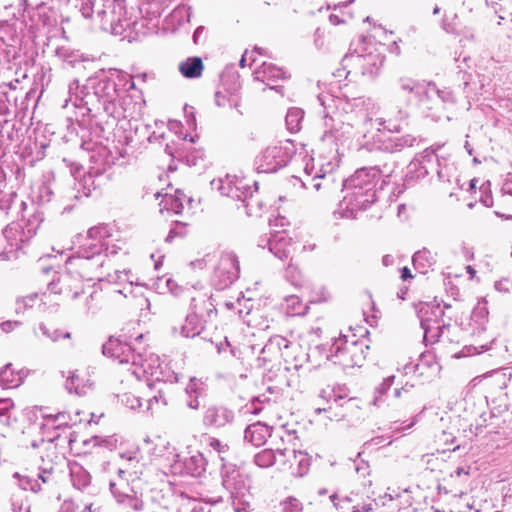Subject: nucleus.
I'll use <instances>...</instances> for the list:
<instances>
[{
    "label": "nucleus",
    "instance_id": "nucleus-3",
    "mask_svg": "<svg viewBox=\"0 0 512 512\" xmlns=\"http://www.w3.org/2000/svg\"><path fill=\"white\" fill-rule=\"evenodd\" d=\"M103 245L86 243L76 256L69 257L66 261L67 272L53 278L48 284V290L54 294H65L71 299H77L84 293L81 279L101 280L100 270L105 265Z\"/></svg>",
    "mask_w": 512,
    "mask_h": 512
},
{
    "label": "nucleus",
    "instance_id": "nucleus-48",
    "mask_svg": "<svg viewBox=\"0 0 512 512\" xmlns=\"http://www.w3.org/2000/svg\"><path fill=\"white\" fill-rule=\"evenodd\" d=\"M320 396L328 400L329 406L324 408H316L315 413L317 414H320L322 412L331 413L333 409V404L336 406H342V404H340V401L344 399V396L341 394H337L334 389L330 391L323 390Z\"/></svg>",
    "mask_w": 512,
    "mask_h": 512
},
{
    "label": "nucleus",
    "instance_id": "nucleus-31",
    "mask_svg": "<svg viewBox=\"0 0 512 512\" xmlns=\"http://www.w3.org/2000/svg\"><path fill=\"white\" fill-rule=\"evenodd\" d=\"M142 17L151 23L152 27H157L159 18L163 13L162 3L160 0H152L150 2H142L139 6Z\"/></svg>",
    "mask_w": 512,
    "mask_h": 512
},
{
    "label": "nucleus",
    "instance_id": "nucleus-28",
    "mask_svg": "<svg viewBox=\"0 0 512 512\" xmlns=\"http://www.w3.org/2000/svg\"><path fill=\"white\" fill-rule=\"evenodd\" d=\"M27 374L26 370H15L11 363H7L0 370V386L3 389L17 388L23 383Z\"/></svg>",
    "mask_w": 512,
    "mask_h": 512
},
{
    "label": "nucleus",
    "instance_id": "nucleus-46",
    "mask_svg": "<svg viewBox=\"0 0 512 512\" xmlns=\"http://www.w3.org/2000/svg\"><path fill=\"white\" fill-rule=\"evenodd\" d=\"M135 480H128L127 478H119L117 476L116 479H111L109 482V489L114 499H116V492L123 493H131L135 491L133 483Z\"/></svg>",
    "mask_w": 512,
    "mask_h": 512
},
{
    "label": "nucleus",
    "instance_id": "nucleus-32",
    "mask_svg": "<svg viewBox=\"0 0 512 512\" xmlns=\"http://www.w3.org/2000/svg\"><path fill=\"white\" fill-rule=\"evenodd\" d=\"M115 501L118 505H121L123 508L131 509L135 512H141L146 510V505L144 501L136 491H133L129 494L117 491Z\"/></svg>",
    "mask_w": 512,
    "mask_h": 512
},
{
    "label": "nucleus",
    "instance_id": "nucleus-49",
    "mask_svg": "<svg viewBox=\"0 0 512 512\" xmlns=\"http://www.w3.org/2000/svg\"><path fill=\"white\" fill-rule=\"evenodd\" d=\"M254 463L261 468H269L275 464V454L273 448H266L254 456Z\"/></svg>",
    "mask_w": 512,
    "mask_h": 512
},
{
    "label": "nucleus",
    "instance_id": "nucleus-35",
    "mask_svg": "<svg viewBox=\"0 0 512 512\" xmlns=\"http://www.w3.org/2000/svg\"><path fill=\"white\" fill-rule=\"evenodd\" d=\"M191 306L194 312L200 314L203 321L208 322L216 317L217 309L210 298H193Z\"/></svg>",
    "mask_w": 512,
    "mask_h": 512
},
{
    "label": "nucleus",
    "instance_id": "nucleus-38",
    "mask_svg": "<svg viewBox=\"0 0 512 512\" xmlns=\"http://www.w3.org/2000/svg\"><path fill=\"white\" fill-rule=\"evenodd\" d=\"M412 261L414 267L421 273L425 274L429 268L435 265L436 257L430 250L423 248L422 250L414 253Z\"/></svg>",
    "mask_w": 512,
    "mask_h": 512
},
{
    "label": "nucleus",
    "instance_id": "nucleus-34",
    "mask_svg": "<svg viewBox=\"0 0 512 512\" xmlns=\"http://www.w3.org/2000/svg\"><path fill=\"white\" fill-rule=\"evenodd\" d=\"M203 69V61L198 56L189 57L179 64L180 73L188 79L199 78Z\"/></svg>",
    "mask_w": 512,
    "mask_h": 512
},
{
    "label": "nucleus",
    "instance_id": "nucleus-44",
    "mask_svg": "<svg viewBox=\"0 0 512 512\" xmlns=\"http://www.w3.org/2000/svg\"><path fill=\"white\" fill-rule=\"evenodd\" d=\"M395 376L390 375L382 380V382L375 387L374 389V397L372 400V404L375 406H380L384 399L383 397L387 395L388 391L391 389L394 384Z\"/></svg>",
    "mask_w": 512,
    "mask_h": 512
},
{
    "label": "nucleus",
    "instance_id": "nucleus-51",
    "mask_svg": "<svg viewBox=\"0 0 512 512\" xmlns=\"http://www.w3.org/2000/svg\"><path fill=\"white\" fill-rule=\"evenodd\" d=\"M191 16V8L187 5H178L170 13L171 21H177L179 25L189 22Z\"/></svg>",
    "mask_w": 512,
    "mask_h": 512
},
{
    "label": "nucleus",
    "instance_id": "nucleus-50",
    "mask_svg": "<svg viewBox=\"0 0 512 512\" xmlns=\"http://www.w3.org/2000/svg\"><path fill=\"white\" fill-rule=\"evenodd\" d=\"M296 468L293 469L292 474L303 476L308 472L310 466V456L303 451L295 450Z\"/></svg>",
    "mask_w": 512,
    "mask_h": 512
},
{
    "label": "nucleus",
    "instance_id": "nucleus-12",
    "mask_svg": "<svg viewBox=\"0 0 512 512\" xmlns=\"http://www.w3.org/2000/svg\"><path fill=\"white\" fill-rule=\"evenodd\" d=\"M102 352L105 356L118 361L119 364L131 363L134 366H139L144 357L143 352L135 345L114 337H110L103 344Z\"/></svg>",
    "mask_w": 512,
    "mask_h": 512
},
{
    "label": "nucleus",
    "instance_id": "nucleus-29",
    "mask_svg": "<svg viewBox=\"0 0 512 512\" xmlns=\"http://www.w3.org/2000/svg\"><path fill=\"white\" fill-rule=\"evenodd\" d=\"M56 54L59 59L72 68L79 67V69H86V64L93 62L88 56H84V54L80 53L78 50H72L70 48H58Z\"/></svg>",
    "mask_w": 512,
    "mask_h": 512
},
{
    "label": "nucleus",
    "instance_id": "nucleus-37",
    "mask_svg": "<svg viewBox=\"0 0 512 512\" xmlns=\"http://www.w3.org/2000/svg\"><path fill=\"white\" fill-rule=\"evenodd\" d=\"M110 236H111L110 229L105 224L91 227L87 231L88 243L103 245V251L109 250V243H108L107 239L110 238Z\"/></svg>",
    "mask_w": 512,
    "mask_h": 512
},
{
    "label": "nucleus",
    "instance_id": "nucleus-62",
    "mask_svg": "<svg viewBox=\"0 0 512 512\" xmlns=\"http://www.w3.org/2000/svg\"><path fill=\"white\" fill-rule=\"evenodd\" d=\"M38 298V294H30L25 297H22L16 302V313H20L25 311L27 308H31L34 305L35 300Z\"/></svg>",
    "mask_w": 512,
    "mask_h": 512
},
{
    "label": "nucleus",
    "instance_id": "nucleus-14",
    "mask_svg": "<svg viewBox=\"0 0 512 512\" xmlns=\"http://www.w3.org/2000/svg\"><path fill=\"white\" fill-rule=\"evenodd\" d=\"M21 42V35L11 28L0 36V74L4 69L12 70L19 66Z\"/></svg>",
    "mask_w": 512,
    "mask_h": 512
},
{
    "label": "nucleus",
    "instance_id": "nucleus-45",
    "mask_svg": "<svg viewBox=\"0 0 512 512\" xmlns=\"http://www.w3.org/2000/svg\"><path fill=\"white\" fill-rule=\"evenodd\" d=\"M275 454V464L279 470H287L289 463H291V459L295 457V449L289 448H276L274 449Z\"/></svg>",
    "mask_w": 512,
    "mask_h": 512
},
{
    "label": "nucleus",
    "instance_id": "nucleus-42",
    "mask_svg": "<svg viewBox=\"0 0 512 512\" xmlns=\"http://www.w3.org/2000/svg\"><path fill=\"white\" fill-rule=\"evenodd\" d=\"M304 118V111L300 108L293 107L290 108L287 111L286 117H285V123L287 126V129L291 133L298 132L301 128V122Z\"/></svg>",
    "mask_w": 512,
    "mask_h": 512
},
{
    "label": "nucleus",
    "instance_id": "nucleus-5",
    "mask_svg": "<svg viewBox=\"0 0 512 512\" xmlns=\"http://www.w3.org/2000/svg\"><path fill=\"white\" fill-rule=\"evenodd\" d=\"M369 347L359 340H348L347 336L340 335L326 344L317 345L314 349L320 356L343 369L361 367Z\"/></svg>",
    "mask_w": 512,
    "mask_h": 512
},
{
    "label": "nucleus",
    "instance_id": "nucleus-36",
    "mask_svg": "<svg viewBox=\"0 0 512 512\" xmlns=\"http://www.w3.org/2000/svg\"><path fill=\"white\" fill-rule=\"evenodd\" d=\"M17 99V90L11 83L0 90V115L10 114L12 108L17 106Z\"/></svg>",
    "mask_w": 512,
    "mask_h": 512
},
{
    "label": "nucleus",
    "instance_id": "nucleus-2",
    "mask_svg": "<svg viewBox=\"0 0 512 512\" xmlns=\"http://www.w3.org/2000/svg\"><path fill=\"white\" fill-rule=\"evenodd\" d=\"M318 101L323 107V133L320 140L330 151L338 152L339 143L343 144L357 135L362 134L365 137L366 133L360 130V127L373 125V119L361 108L365 103L363 98H356L352 103H346V107L343 108L345 113L334 111L330 104H326L327 101H335L331 96L321 94L318 96Z\"/></svg>",
    "mask_w": 512,
    "mask_h": 512
},
{
    "label": "nucleus",
    "instance_id": "nucleus-1",
    "mask_svg": "<svg viewBox=\"0 0 512 512\" xmlns=\"http://www.w3.org/2000/svg\"><path fill=\"white\" fill-rule=\"evenodd\" d=\"M134 87V82L117 69L108 71L101 69L89 76L83 85L74 80L69 85V98L65 100L64 107L72 102L78 110L76 120L82 131H87L90 139L81 135V148L85 151H95L103 141H109L111 137L117 139L119 155L125 157L128 152L126 146L132 142L131 132L127 133L121 126L115 129L121 118L131 116L129 106L131 97L127 94L126 84Z\"/></svg>",
    "mask_w": 512,
    "mask_h": 512
},
{
    "label": "nucleus",
    "instance_id": "nucleus-17",
    "mask_svg": "<svg viewBox=\"0 0 512 512\" xmlns=\"http://www.w3.org/2000/svg\"><path fill=\"white\" fill-rule=\"evenodd\" d=\"M206 467L207 461L204 455L196 452L186 457L176 455V459L171 464V472L175 475L198 478L204 475Z\"/></svg>",
    "mask_w": 512,
    "mask_h": 512
},
{
    "label": "nucleus",
    "instance_id": "nucleus-4",
    "mask_svg": "<svg viewBox=\"0 0 512 512\" xmlns=\"http://www.w3.org/2000/svg\"><path fill=\"white\" fill-rule=\"evenodd\" d=\"M393 169L385 164L362 167L349 178L342 180L343 199L339 203L335 215L342 218H356L359 211H364L376 201L375 187L381 176L389 177Z\"/></svg>",
    "mask_w": 512,
    "mask_h": 512
},
{
    "label": "nucleus",
    "instance_id": "nucleus-59",
    "mask_svg": "<svg viewBox=\"0 0 512 512\" xmlns=\"http://www.w3.org/2000/svg\"><path fill=\"white\" fill-rule=\"evenodd\" d=\"M232 507L235 512H251V495L244 497H233Z\"/></svg>",
    "mask_w": 512,
    "mask_h": 512
},
{
    "label": "nucleus",
    "instance_id": "nucleus-7",
    "mask_svg": "<svg viewBox=\"0 0 512 512\" xmlns=\"http://www.w3.org/2000/svg\"><path fill=\"white\" fill-rule=\"evenodd\" d=\"M395 93L405 100L407 105H421L430 109L426 97L438 96V88L434 83H426L409 77H400L395 83Z\"/></svg>",
    "mask_w": 512,
    "mask_h": 512
},
{
    "label": "nucleus",
    "instance_id": "nucleus-63",
    "mask_svg": "<svg viewBox=\"0 0 512 512\" xmlns=\"http://www.w3.org/2000/svg\"><path fill=\"white\" fill-rule=\"evenodd\" d=\"M434 170L437 173L438 179L442 182H451L452 172L454 170L453 166L448 164H442L440 162V166H435Z\"/></svg>",
    "mask_w": 512,
    "mask_h": 512
},
{
    "label": "nucleus",
    "instance_id": "nucleus-27",
    "mask_svg": "<svg viewBox=\"0 0 512 512\" xmlns=\"http://www.w3.org/2000/svg\"><path fill=\"white\" fill-rule=\"evenodd\" d=\"M304 174H305V178L301 179V183H302L303 187L308 188L309 186H311L316 191H318L322 187V185H323L322 182L318 181L319 179H323L324 180V185L325 186L330 181L333 180L332 175H328L327 176L323 172L322 168H319V169L315 168L313 159H310L309 161H307L305 163Z\"/></svg>",
    "mask_w": 512,
    "mask_h": 512
},
{
    "label": "nucleus",
    "instance_id": "nucleus-47",
    "mask_svg": "<svg viewBox=\"0 0 512 512\" xmlns=\"http://www.w3.org/2000/svg\"><path fill=\"white\" fill-rule=\"evenodd\" d=\"M274 512H305L303 504L295 497H287L275 507Z\"/></svg>",
    "mask_w": 512,
    "mask_h": 512
},
{
    "label": "nucleus",
    "instance_id": "nucleus-8",
    "mask_svg": "<svg viewBox=\"0 0 512 512\" xmlns=\"http://www.w3.org/2000/svg\"><path fill=\"white\" fill-rule=\"evenodd\" d=\"M138 367L145 375L149 388H156V385L167 386L179 381V375L155 354L150 353L148 357H143Z\"/></svg>",
    "mask_w": 512,
    "mask_h": 512
},
{
    "label": "nucleus",
    "instance_id": "nucleus-26",
    "mask_svg": "<svg viewBox=\"0 0 512 512\" xmlns=\"http://www.w3.org/2000/svg\"><path fill=\"white\" fill-rule=\"evenodd\" d=\"M237 200L242 202L248 216H257L263 211V202L258 195L257 181H248L242 197L237 198Z\"/></svg>",
    "mask_w": 512,
    "mask_h": 512
},
{
    "label": "nucleus",
    "instance_id": "nucleus-58",
    "mask_svg": "<svg viewBox=\"0 0 512 512\" xmlns=\"http://www.w3.org/2000/svg\"><path fill=\"white\" fill-rule=\"evenodd\" d=\"M77 7L82 16L86 19L93 18L94 14L97 15V9H95V0H77Z\"/></svg>",
    "mask_w": 512,
    "mask_h": 512
},
{
    "label": "nucleus",
    "instance_id": "nucleus-54",
    "mask_svg": "<svg viewBox=\"0 0 512 512\" xmlns=\"http://www.w3.org/2000/svg\"><path fill=\"white\" fill-rule=\"evenodd\" d=\"M215 103L219 107H237L239 103V99L236 95L230 96L227 92L224 90H217L215 92Z\"/></svg>",
    "mask_w": 512,
    "mask_h": 512
},
{
    "label": "nucleus",
    "instance_id": "nucleus-53",
    "mask_svg": "<svg viewBox=\"0 0 512 512\" xmlns=\"http://www.w3.org/2000/svg\"><path fill=\"white\" fill-rule=\"evenodd\" d=\"M207 445L213 450L215 451L220 460L225 463L224 461L226 460V456L227 454L229 453V450H230V447L227 443H224L222 442L221 440H219L218 438H215V437H209L208 440H207Z\"/></svg>",
    "mask_w": 512,
    "mask_h": 512
},
{
    "label": "nucleus",
    "instance_id": "nucleus-11",
    "mask_svg": "<svg viewBox=\"0 0 512 512\" xmlns=\"http://www.w3.org/2000/svg\"><path fill=\"white\" fill-rule=\"evenodd\" d=\"M240 274V266L237 255L232 251H224L214 270L212 282L217 290L230 287Z\"/></svg>",
    "mask_w": 512,
    "mask_h": 512
},
{
    "label": "nucleus",
    "instance_id": "nucleus-21",
    "mask_svg": "<svg viewBox=\"0 0 512 512\" xmlns=\"http://www.w3.org/2000/svg\"><path fill=\"white\" fill-rule=\"evenodd\" d=\"M121 464L117 469L119 478L138 481L143 475L145 464L141 462L137 452L120 453Z\"/></svg>",
    "mask_w": 512,
    "mask_h": 512
},
{
    "label": "nucleus",
    "instance_id": "nucleus-43",
    "mask_svg": "<svg viewBox=\"0 0 512 512\" xmlns=\"http://www.w3.org/2000/svg\"><path fill=\"white\" fill-rule=\"evenodd\" d=\"M12 478L15 480V485L22 490H31L35 493L41 490V483H39L38 479L33 476L21 475L20 473L15 472L12 475Z\"/></svg>",
    "mask_w": 512,
    "mask_h": 512
},
{
    "label": "nucleus",
    "instance_id": "nucleus-55",
    "mask_svg": "<svg viewBox=\"0 0 512 512\" xmlns=\"http://www.w3.org/2000/svg\"><path fill=\"white\" fill-rule=\"evenodd\" d=\"M14 407V403L10 398L0 399V422L3 425H10V410Z\"/></svg>",
    "mask_w": 512,
    "mask_h": 512
},
{
    "label": "nucleus",
    "instance_id": "nucleus-61",
    "mask_svg": "<svg viewBox=\"0 0 512 512\" xmlns=\"http://www.w3.org/2000/svg\"><path fill=\"white\" fill-rule=\"evenodd\" d=\"M156 285L158 289H163L164 285L167 291L174 295H178L181 290L178 284L172 278L168 277H158Z\"/></svg>",
    "mask_w": 512,
    "mask_h": 512
},
{
    "label": "nucleus",
    "instance_id": "nucleus-25",
    "mask_svg": "<svg viewBox=\"0 0 512 512\" xmlns=\"http://www.w3.org/2000/svg\"><path fill=\"white\" fill-rule=\"evenodd\" d=\"M419 143V139L413 135L407 134L398 137H388L387 139L374 141V147L387 153H396L404 148L413 147Z\"/></svg>",
    "mask_w": 512,
    "mask_h": 512
},
{
    "label": "nucleus",
    "instance_id": "nucleus-24",
    "mask_svg": "<svg viewBox=\"0 0 512 512\" xmlns=\"http://www.w3.org/2000/svg\"><path fill=\"white\" fill-rule=\"evenodd\" d=\"M254 78L256 80L266 83V85L277 92H282L283 86L275 85L278 80L287 78L286 71L283 68L276 66L272 63H262V65L254 71Z\"/></svg>",
    "mask_w": 512,
    "mask_h": 512
},
{
    "label": "nucleus",
    "instance_id": "nucleus-15",
    "mask_svg": "<svg viewBox=\"0 0 512 512\" xmlns=\"http://www.w3.org/2000/svg\"><path fill=\"white\" fill-rule=\"evenodd\" d=\"M222 485L229 492L231 498L250 496V479L242 474L236 465L222 463Z\"/></svg>",
    "mask_w": 512,
    "mask_h": 512
},
{
    "label": "nucleus",
    "instance_id": "nucleus-18",
    "mask_svg": "<svg viewBox=\"0 0 512 512\" xmlns=\"http://www.w3.org/2000/svg\"><path fill=\"white\" fill-rule=\"evenodd\" d=\"M269 251L282 262L292 261L293 253L296 250V243L289 237L285 231H275L270 233L266 240ZM292 264L289 262L288 268Z\"/></svg>",
    "mask_w": 512,
    "mask_h": 512
},
{
    "label": "nucleus",
    "instance_id": "nucleus-40",
    "mask_svg": "<svg viewBox=\"0 0 512 512\" xmlns=\"http://www.w3.org/2000/svg\"><path fill=\"white\" fill-rule=\"evenodd\" d=\"M220 86L230 96L236 95L240 89L239 75L234 71H224L220 75Z\"/></svg>",
    "mask_w": 512,
    "mask_h": 512
},
{
    "label": "nucleus",
    "instance_id": "nucleus-52",
    "mask_svg": "<svg viewBox=\"0 0 512 512\" xmlns=\"http://www.w3.org/2000/svg\"><path fill=\"white\" fill-rule=\"evenodd\" d=\"M61 191H62V189L60 191H58L57 193H55V191L49 185H42L39 189V201L42 204H44V203L51 202L55 198L56 201H58L60 203V205L62 206V208L64 209V204L61 202V199H60ZM64 212L65 211L63 210V213Z\"/></svg>",
    "mask_w": 512,
    "mask_h": 512
},
{
    "label": "nucleus",
    "instance_id": "nucleus-60",
    "mask_svg": "<svg viewBox=\"0 0 512 512\" xmlns=\"http://www.w3.org/2000/svg\"><path fill=\"white\" fill-rule=\"evenodd\" d=\"M374 122L378 125L377 131L381 130V127L384 130H388L390 132H399L401 127L398 123L394 122L392 118H384L379 117L374 120Z\"/></svg>",
    "mask_w": 512,
    "mask_h": 512
},
{
    "label": "nucleus",
    "instance_id": "nucleus-13",
    "mask_svg": "<svg viewBox=\"0 0 512 512\" xmlns=\"http://www.w3.org/2000/svg\"><path fill=\"white\" fill-rule=\"evenodd\" d=\"M384 63V56L377 52L360 53L358 51L347 53L343 57L344 69L353 67L362 75L373 79L380 73Z\"/></svg>",
    "mask_w": 512,
    "mask_h": 512
},
{
    "label": "nucleus",
    "instance_id": "nucleus-9",
    "mask_svg": "<svg viewBox=\"0 0 512 512\" xmlns=\"http://www.w3.org/2000/svg\"><path fill=\"white\" fill-rule=\"evenodd\" d=\"M126 14L125 0H107L101 8H97L101 28L115 35H121L130 26Z\"/></svg>",
    "mask_w": 512,
    "mask_h": 512
},
{
    "label": "nucleus",
    "instance_id": "nucleus-6",
    "mask_svg": "<svg viewBox=\"0 0 512 512\" xmlns=\"http://www.w3.org/2000/svg\"><path fill=\"white\" fill-rule=\"evenodd\" d=\"M295 151V146L290 140L268 146L256 158L258 172H277L279 169L287 166L295 155Z\"/></svg>",
    "mask_w": 512,
    "mask_h": 512
},
{
    "label": "nucleus",
    "instance_id": "nucleus-22",
    "mask_svg": "<svg viewBox=\"0 0 512 512\" xmlns=\"http://www.w3.org/2000/svg\"><path fill=\"white\" fill-rule=\"evenodd\" d=\"M290 342L280 336H271L266 344L258 350L257 362L258 367H265L281 356V350L288 348Z\"/></svg>",
    "mask_w": 512,
    "mask_h": 512
},
{
    "label": "nucleus",
    "instance_id": "nucleus-39",
    "mask_svg": "<svg viewBox=\"0 0 512 512\" xmlns=\"http://www.w3.org/2000/svg\"><path fill=\"white\" fill-rule=\"evenodd\" d=\"M420 325L424 331V340H428L430 335L431 343L438 341L440 333L445 328V325L440 326L437 320H433L432 318L426 316L420 317Z\"/></svg>",
    "mask_w": 512,
    "mask_h": 512
},
{
    "label": "nucleus",
    "instance_id": "nucleus-30",
    "mask_svg": "<svg viewBox=\"0 0 512 512\" xmlns=\"http://www.w3.org/2000/svg\"><path fill=\"white\" fill-rule=\"evenodd\" d=\"M268 432L269 429L267 425L261 422H256L246 427L244 431V439L254 446H260L266 442Z\"/></svg>",
    "mask_w": 512,
    "mask_h": 512
},
{
    "label": "nucleus",
    "instance_id": "nucleus-57",
    "mask_svg": "<svg viewBox=\"0 0 512 512\" xmlns=\"http://www.w3.org/2000/svg\"><path fill=\"white\" fill-rule=\"evenodd\" d=\"M187 234L186 224L180 221H175L171 227L168 235L165 238L166 243H171L176 237L182 238Z\"/></svg>",
    "mask_w": 512,
    "mask_h": 512
},
{
    "label": "nucleus",
    "instance_id": "nucleus-41",
    "mask_svg": "<svg viewBox=\"0 0 512 512\" xmlns=\"http://www.w3.org/2000/svg\"><path fill=\"white\" fill-rule=\"evenodd\" d=\"M71 481L75 488L79 490H84L91 483V475L90 473L84 469L82 466H77L71 469Z\"/></svg>",
    "mask_w": 512,
    "mask_h": 512
},
{
    "label": "nucleus",
    "instance_id": "nucleus-20",
    "mask_svg": "<svg viewBox=\"0 0 512 512\" xmlns=\"http://www.w3.org/2000/svg\"><path fill=\"white\" fill-rule=\"evenodd\" d=\"M235 413L223 405H211L203 414V425L207 428L220 429L234 422Z\"/></svg>",
    "mask_w": 512,
    "mask_h": 512
},
{
    "label": "nucleus",
    "instance_id": "nucleus-33",
    "mask_svg": "<svg viewBox=\"0 0 512 512\" xmlns=\"http://www.w3.org/2000/svg\"><path fill=\"white\" fill-rule=\"evenodd\" d=\"M206 323L207 322L202 320L200 314L192 310V312L186 316L185 323L181 328V334L187 338L198 336L203 331Z\"/></svg>",
    "mask_w": 512,
    "mask_h": 512
},
{
    "label": "nucleus",
    "instance_id": "nucleus-64",
    "mask_svg": "<svg viewBox=\"0 0 512 512\" xmlns=\"http://www.w3.org/2000/svg\"><path fill=\"white\" fill-rule=\"evenodd\" d=\"M182 197H185V195L180 191H176L175 197L170 196L167 199V201H169V203L167 204L169 205V207L167 209L171 210L175 214H180L183 210Z\"/></svg>",
    "mask_w": 512,
    "mask_h": 512
},
{
    "label": "nucleus",
    "instance_id": "nucleus-10",
    "mask_svg": "<svg viewBox=\"0 0 512 512\" xmlns=\"http://www.w3.org/2000/svg\"><path fill=\"white\" fill-rule=\"evenodd\" d=\"M97 187L95 175L92 172L79 173V180L73 179V184L62 188L60 193L61 202L64 204V211L71 212L74 207V201L81 200L83 197H89L91 192Z\"/></svg>",
    "mask_w": 512,
    "mask_h": 512
},
{
    "label": "nucleus",
    "instance_id": "nucleus-16",
    "mask_svg": "<svg viewBox=\"0 0 512 512\" xmlns=\"http://www.w3.org/2000/svg\"><path fill=\"white\" fill-rule=\"evenodd\" d=\"M436 149L426 148L416 156L407 166L406 178L408 180H419L426 177L435 166H440V159L436 154Z\"/></svg>",
    "mask_w": 512,
    "mask_h": 512
},
{
    "label": "nucleus",
    "instance_id": "nucleus-23",
    "mask_svg": "<svg viewBox=\"0 0 512 512\" xmlns=\"http://www.w3.org/2000/svg\"><path fill=\"white\" fill-rule=\"evenodd\" d=\"M247 182L248 180L245 178L227 175L224 179L212 180L211 186L213 189L218 190L221 195L237 200V198L242 197L243 190L247 187Z\"/></svg>",
    "mask_w": 512,
    "mask_h": 512
},
{
    "label": "nucleus",
    "instance_id": "nucleus-19",
    "mask_svg": "<svg viewBox=\"0 0 512 512\" xmlns=\"http://www.w3.org/2000/svg\"><path fill=\"white\" fill-rule=\"evenodd\" d=\"M42 219L39 216L34 215L33 219H29L26 227L21 226L18 223L8 224L2 231L4 238L7 240L11 248H19V241L23 242L28 234V238L36 234V230Z\"/></svg>",
    "mask_w": 512,
    "mask_h": 512
},
{
    "label": "nucleus",
    "instance_id": "nucleus-56",
    "mask_svg": "<svg viewBox=\"0 0 512 512\" xmlns=\"http://www.w3.org/2000/svg\"><path fill=\"white\" fill-rule=\"evenodd\" d=\"M45 419L56 423L54 425L55 428L59 429L62 427H68L70 425V421H72V417L66 412H58L57 414H47L43 416Z\"/></svg>",
    "mask_w": 512,
    "mask_h": 512
}]
</instances>
